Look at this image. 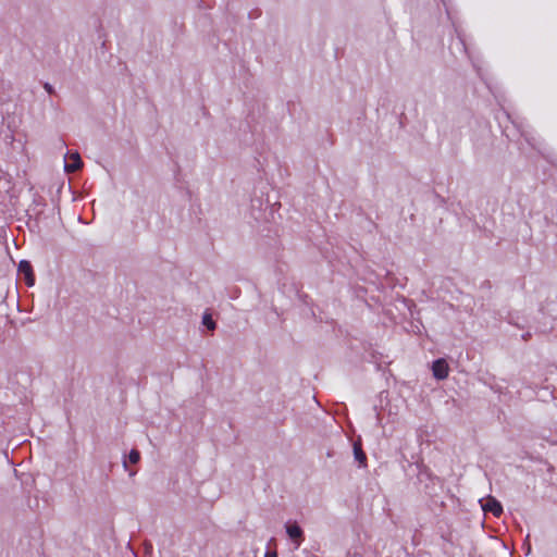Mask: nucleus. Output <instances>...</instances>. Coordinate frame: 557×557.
I'll return each instance as SVG.
<instances>
[{
	"label": "nucleus",
	"instance_id": "nucleus-1",
	"mask_svg": "<svg viewBox=\"0 0 557 557\" xmlns=\"http://www.w3.org/2000/svg\"><path fill=\"white\" fill-rule=\"evenodd\" d=\"M418 481L422 485V492L429 496L436 495V488L440 485V479L424 465H417Z\"/></svg>",
	"mask_w": 557,
	"mask_h": 557
},
{
	"label": "nucleus",
	"instance_id": "nucleus-2",
	"mask_svg": "<svg viewBox=\"0 0 557 557\" xmlns=\"http://www.w3.org/2000/svg\"><path fill=\"white\" fill-rule=\"evenodd\" d=\"M83 166L81 154L77 151H67L64 156V171L73 173Z\"/></svg>",
	"mask_w": 557,
	"mask_h": 557
},
{
	"label": "nucleus",
	"instance_id": "nucleus-3",
	"mask_svg": "<svg viewBox=\"0 0 557 557\" xmlns=\"http://www.w3.org/2000/svg\"><path fill=\"white\" fill-rule=\"evenodd\" d=\"M480 503L485 513L490 512L495 517H499L503 513L502 504L493 496H487L485 499H481Z\"/></svg>",
	"mask_w": 557,
	"mask_h": 557
},
{
	"label": "nucleus",
	"instance_id": "nucleus-4",
	"mask_svg": "<svg viewBox=\"0 0 557 557\" xmlns=\"http://www.w3.org/2000/svg\"><path fill=\"white\" fill-rule=\"evenodd\" d=\"M285 528L288 537L295 543V548H298L305 540L302 529L296 522H288Z\"/></svg>",
	"mask_w": 557,
	"mask_h": 557
},
{
	"label": "nucleus",
	"instance_id": "nucleus-5",
	"mask_svg": "<svg viewBox=\"0 0 557 557\" xmlns=\"http://www.w3.org/2000/svg\"><path fill=\"white\" fill-rule=\"evenodd\" d=\"M432 373L436 380H445L449 373V367L447 361L443 358L433 361Z\"/></svg>",
	"mask_w": 557,
	"mask_h": 557
},
{
	"label": "nucleus",
	"instance_id": "nucleus-6",
	"mask_svg": "<svg viewBox=\"0 0 557 557\" xmlns=\"http://www.w3.org/2000/svg\"><path fill=\"white\" fill-rule=\"evenodd\" d=\"M18 273L24 276L27 286H33L35 284V275L33 272V267L29 261H20Z\"/></svg>",
	"mask_w": 557,
	"mask_h": 557
},
{
	"label": "nucleus",
	"instance_id": "nucleus-7",
	"mask_svg": "<svg viewBox=\"0 0 557 557\" xmlns=\"http://www.w3.org/2000/svg\"><path fill=\"white\" fill-rule=\"evenodd\" d=\"M354 456H355V459L359 462L360 467L367 466V455L362 450L360 443H354Z\"/></svg>",
	"mask_w": 557,
	"mask_h": 557
},
{
	"label": "nucleus",
	"instance_id": "nucleus-8",
	"mask_svg": "<svg viewBox=\"0 0 557 557\" xmlns=\"http://www.w3.org/2000/svg\"><path fill=\"white\" fill-rule=\"evenodd\" d=\"M202 324L209 330L214 331L216 327L215 321L212 319L211 313L205 312L202 315Z\"/></svg>",
	"mask_w": 557,
	"mask_h": 557
},
{
	"label": "nucleus",
	"instance_id": "nucleus-9",
	"mask_svg": "<svg viewBox=\"0 0 557 557\" xmlns=\"http://www.w3.org/2000/svg\"><path fill=\"white\" fill-rule=\"evenodd\" d=\"M140 460V453L137 449H132L128 454V461L137 463Z\"/></svg>",
	"mask_w": 557,
	"mask_h": 557
},
{
	"label": "nucleus",
	"instance_id": "nucleus-10",
	"mask_svg": "<svg viewBox=\"0 0 557 557\" xmlns=\"http://www.w3.org/2000/svg\"><path fill=\"white\" fill-rule=\"evenodd\" d=\"M44 88L49 92V94H53V87L49 84V83H46L44 85Z\"/></svg>",
	"mask_w": 557,
	"mask_h": 557
},
{
	"label": "nucleus",
	"instance_id": "nucleus-11",
	"mask_svg": "<svg viewBox=\"0 0 557 557\" xmlns=\"http://www.w3.org/2000/svg\"><path fill=\"white\" fill-rule=\"evenodd\" d=\"M265 557H277L276 552H267Z\"/></svg>",
	"mask_w": 557,
	"mask_h": 557
},
{
	"label": "nucleus",
	"instance_id": "nucleus-12",
	"mask_svg": "<svg viewBox=\"0 0 557 557\" xmlns=\"http://www.w3.org/2000/svg\"><path fill=\"white\" fill-rule=\"evenodd\" d=\"M530 336H531V334H530V333H525V334H523V335H522V338H523L524 341H528V339L530 338Z\"/></svg>",
	"mask_w": 557,
	"mask_h": 557
},
{
	"label": "nucleus",
	"instance_id": "nucleus-13",
	"mask_svg": "<svg viewBox=\"0 0 557 557\" xmlns=\"http://www.w3.org/2000/svg\"><path fill=\"white\" fill-rule=\"evenodd\" d=\"M123 466H124L125 469H127V461L126 460L123 461Z\"/></svg>",
	"mask_w": 557,
	"mask_h": 557
}]
</instances>
